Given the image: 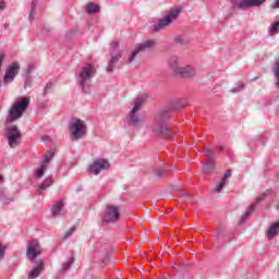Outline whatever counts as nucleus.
Segmentation results:
<instances>
[{"mask_svg":"<svg viewBox=\"0 0 279 279\" xmlns=\"http://www.w3.org/2000/svg\"><path fill=\"white\" fill-rule=\"evenodd\" d=\"M175 109H178V106L171 105L156 114L151 128L153 134H155V136H158L159 138H171V136H173V132L169 128L167 119H169V114H171V112Z\"/></svg>","mask_w":279,"mask_h":279,"instance_id":"obj_1","label":"nucleus"},{"mask_svg":"<svg viewBox=\"0 0 279 279\" xmlns=\"http://www.w3.org/2000/svg\"><path fill=\"white\" fill-rule=\"evenodd\" d=\"M95 65L88 63L84 65L78 74L76 75V82L85 95L90 94V82H93V77H95Z\"/></svg>","mask_w":279,"mask_h":279,"instance_id":"obj_2","label":"nucleus"},{"mask_svg":"<svg viewBox=\"0 0 279 279\" xmlns=\"http://www.w3.org/2000/svg\"><path fill=\"white\" fill-rule=\"evenodd\" d=\"M29 108V98H24L22 101L14 102L7 116V123H14L19 119H23V114Z\"/></svg>","mask_w":279,"mask_h":279,"instance_id":"obj_3","label":"nucleus"},{"mask_svg":"<svg viewBox=\"0 0 279 279\" xmlns=\"http://www.w3.org/2000/svg\"><path fill=\"white\" fill-rule=\"evenodd\" d=\"M141 108H143V98H137L134 100L133 108L129 113L128 123L131 128H141L143 123V120H141V117L138 116Z\"/></svg>","mask_w":279,"mask_h":279,"instance_id":"obj_4","label":"nucleus"},{"mask_svg":"<svg viewBox=\"0 0 279 279\" xmlns=\"http://www.w3.org/2000/svg\"><path fill=\"white\" fill-rule=\"evenodd\" d=\"M86 122L80 118H73L70 124V132L74 141H80L86 135Z\"/></svg>","mask_w":279,"mask_h":279,"instance_id":"obj_5","label":"nucleus"},{"mask_svg":"<svg viewBox=\"0 0 279 279\" xmlns=\"http://www.w3.org/2000/svg\"><path fill=\"white\" fill-rule=\"evenodd\" d=\"M121 219V209L117 205H106L102 223L109 226V223H117Z\"/></svg>","mask_w":279,"mask_h":279,"instance_id":"obj_6","label":"nucleus"},{"mask_svg":"<svg viewBox=\"0 0 279 279\" xmlns=\"http://www.w3.org/2000/svg\"><path fill=\"white\" fill-rule=\"evenodd\" d=\"M179 16H180V9H174L170 11L162 19H159L155 25H153V32H160L161 29H165V27H169V25H171L173 21H178Z\"/></svg>","mask_w":279,"mask_h":279,"instance_id":"obj_7","label":"nucleus"},{"mask_svg":"<svg viewBox=\"0 0 279 279\" xmlns=\"http://www.w3.org/2000/svg\"><path fill=\"white\" fill-rule=\"evenodd\" d=\"M154 47H156V40L154 39H148L138 44L137 47L131 52V56L129 57L126 63L132 64V62L136 60L137 56H141V53H145V51H149V49H154Z\"/></svg>","mask_w":279,"mask_h":279,"instance_id":"obj_8","label":"nucleus"},{"mask_svg":"<svg viewBox=\"0 0 279 279\" xmlns=\"http://www.w3.org/2000/svg\"><path fill=\"white\" fill-rule=\"evenodd\" d=\"M111 59L107 65V72L112 73L114 69H117V64L119 63V60H121V57L123 56V51L119 49V41H111Z\"/></svg>","mask_w":279,"mask_h":279,"instance_id":"obj_9","label":"nucleus"},{"mask_svg":"<svg viewBox=\"0 0 279 279\" xmlns=\"http://www.w3.org/2000/svg\"><path fill=\"white\" fill-rule=\"evenodd\" d=\"M8 140L9 146L14 149V147H19L21 145V131L14 124L7 128V132L4 134Z\"/></svg>","mask_w":279,"mask_h":279,"instance_id":"obj_10","label":"nucleus"},{"mask_svg":"<svg viewBox=\"0 0 279 279\" xmlns=\"http://www.w3.org/2000/svg\"><path fill=\"white\" fill-rule=\"evenodd\" d=\"M40 254H43V246L40 245V242L36 239L29 240L26 245V256L28 260L34 263Z\"/></svg>","mask_w":279,"mask_h":279,"instance_id":"obj_11","label":"nucleus"},{"mask_svg":"<svg viewBox=\"0 0 279 279\" xmlns=\"http://www.w3.org/2000/svg\"><path fill=\"white\" fill-rule=\"evenodd\" d=\"M110 169V161L108 159L98 158L95 159L87 168L88 173L92 175H99L101 171Z\"/></svg>","mask_w":279,"mask_h":279,"instance_id":"obj_12","label":"nucleus"},{"mask_svg":"<svg viewBox=\"0 0 279 279\" xmlns=\"http://www.w3.org/2000/svg\"><path fill=\"white\" fill-rule=\"evenodd\" d=\"M19 71H21V64H19V62L11 63L4 72L3 84H12L16 75H19Z\"/></svg>","mask_w":279,"mask_h":279,"instance_id":"obj_13","label":"nucleus"},{"mask_svg":"<svg viewBox=\"0 0 279 279\" xmlns=\"http://www.w3.org/2000/svg\"><path fill=\"white\" fill-rule=\"evenodd\" d=\"M267 0H231L234 8L239 10H247L250 8H260Z\"/></svg>","mask_w":279,"mask_h":279,"instance_id":"obj_14","label":"nucleus"},{"mask_svg":"<svg viewBox=\"0 0 279 279\" xmlns=\"http://www.w3.org/2000/svg\"><path fill=\"white\" fill-rule=\"evenodd\" d=\"M195 75H197V71L195 70V68L191 65H185V66H181V69L177 74V77L189 78V77H195Z\"/></svg>","mask_w":279,"mask_h":279,"instance_id":"obj_15","label":"nucleus"},{"mask_svg":"<svg viewBox=\"0 0 279 279\" xmlns=\"http://www.w3.org/2000/svg\"><path fill=\"white\" fill-rule=\"evenodd\" d=\"M168 66L171 72L177 76L180 73V58L178 56H172L168 59Z\"/></svg>","mask_w":279,"mask_h":279,"instance_id":"obj_16","label":"nucleus"},{"mask_svg":"<svg viewBox=\"0 0 279 279\" xmlns=\"http://www.w3.org/2000/svg\"><path fill=\"white\" fill-rule=\"evenodd\" d=\"M278 230H279V221L270 225V227L266 231V236L268 241H274V239H276V236L278 235Z\"/></svg>","mask_w":279,"mask_h":279,"instance_id":"obj_17","label":"nucleus"},{"mask_svg":"<svg viewBox=\"0 0 279 279\" xmlns=\"http://www.w3.org/2000/svg\"><path fill=\"white\" fill-rule=\"evenodd\" d=\"M44 267H45V264L43 263V260L36 262V267L31 270V272L28 274V278L29 279L38 278V276H40V274L43 272Z\"/></svg>","mask_w":279,"mask_h":279,"instance_id":"obj_18","label":"nucleus"},{"mask_svg":"<svg viewBox=\"0 0 279 279\" xmlns=\"http://www.w3.org/2000/svg\"><path fill=\"white\" fill-rule=\"evenodd\" d=\"M255 210H256V206L255 205L248 206L246 211L243 214L241 220L239 221V225L243 226V223H245V221H247V219H250V217H252V215L254 214Z\"/></svg>","mask_w":279,"mask_h":279,"instance_id":"obj_19","label":"nucleus"},{"mask_svg":"<svg viewBox=\"0 0 279 279\" xmlns=\"http://www.w3.org/2000/svg\"><path fill=\"white\" fill-rule=\"evenodd\" d=\"M203 154L208 158L210 168L215 167V153L213 149L205 147Z\"/></svg>","mask_w":279,"mask_h":279,"instance_id":"obj_20","label":"nucleus"},{"mask_svg":"<svg viewBox=\"0 0 279 279\" xmlns=\"http://www.w3.org/2000/svg\"><path fill=\"white\" fill-rule=\"evenodd\" d=\"M53 184V181H51V179L47 178L39 186V189L37 190V193L39 195H43L44 191H47V189H49V186H51Z\"/></svg>","mask_w":279,"mask_h":279,"instance_id":"obj_21","label":"nucleus"},{"mask_svg":"<svg viewBox=\"0 0 279 279\" xmlns=\"http://www.w3.org/2000/svg\"><path fill=\"white\" fill-rule=\"evenodd\" d=\"M74 262H75V258H73V255H70L66 262L63 263L61 272L64 274V271H69V269H71V266L73 265Z\"/></svg>","mask_w":279,"mask_h":279,"instance_id":"obj_22","label":"nucleus"},{"mask_svg":"<svg viewBox=\"0 0 279 279\" xmlns=\"http://www.w3.org/2000/svg\"><path fill=\"white\" fill-rule=\"evenodd\" d=\"M46 171H47V166L41 163L39 168L35 170L34 177L36 178V180H40L43 179V175H45Z\"/></svg>","mask_w":279,"mask_h":279,"instance_id":"obj_23","label":"nucleus"},{"mask_svg":"<svg viewBox=\"0 0 279 279\" xmlns=\"http://www.w3.org/2000/svg\"><path fill=\"white\" fill-rule=\"evenodd\" d=\"M62 208H64V203L62 201H58L54 205H52V215H58L59 213H62Z\"/></svg>","mask_w":279,"mask_h":279,"instance_id":"obj_24","label":"nucleus"},{"mask_svg":"<svg viewBox=\"0 0 279 279\" xmlns=\"http://www.w3.org/2000/svg\"><path fill=\"white\" fill-rule=\"evenodd\" d=\"M174 43H177L178 45H189L190 39L186 35H178L174 37Z\"/></svg>","mask_w":279,"mask_h":279,"instance_id":"obj_25","label":"nucleus"},{"mask_svg":"<svg viewBox=\"0 0 279 279\" xmlns=\"http://www.w3.org/2000/svg\"><path fill=\"white\" fill-rule=\"evenodd\" d=\"M99 10H100L99 5L90 3L88 7H86L85 12L87 14H97Z\"/></svg>","mask_w":279,"mask_h":279,"instance_id":"obj_26","label":"nucleus"},{"mask_svg":"<svg viewBox=\"0 0 279 279\" xmlns=\"http://www.w3.org/2000/svg\"><path fill=\"white\" fill-rule=\"evenodd\" d=\"M38 5V0H33L31 2V10L28 13V21H34V12H36V7Z\"/></svg>","mask_w":279,"mask_h":279,"instance_id":"obj_27","label":"nucleus"},{"mask_svg":"<svg viewBox=\"0 0 279 279\" xmlns=\"http://www.w3.org/2000/svg\"><path fill=\"white\" fill-rule=\"evenodd\" d=\"M53 151L49 150L45 156H44V160L41 162V165H44V167H47L49 165V162H51V160H53Z\"/></svg>","mask_w":279,"mask_h":279,"instance_id":"obj_28","label":"nucleus"},{"mask_svg":"<svg viewBox=\"0 0 279 279\" xmlns=\"http://www.w3.org/2000/svg\"><path fill=\"white\" fill-rule=\"evenodd\" d=\"M0 202H2V204H10L13 202L12 198L7 197L5 190L3 187H0Z\"/></svg>","mask_w":279,"mask_h":279,"instance_id":"obj_29","label":"nucleus"},{"mask_svg":"<svg viewBox=\"0 0 279 279\" xmlns=\"http://www.w3.org/2000/svg\"><path fill=\"white\" fill-rule=\"evenodd\" d=\"M278 27H279V22L272 23L268 28L269 35L270 36H276V34H279V28Z\"/></svg>","mask_w":279,"mask_h":279,"instance_id":"obj_30","label":"nucleus"},{"mask_svg":"<svg viewBox=\"0 0 279 279\" xmlns=\"http://www.w3.org/2000/svg\"><path fill=\"white\" fill-rule=\"evenodd\" d=\"M167 173H169V170H167V168H157L155 170V175L157 178H165Z\"/></svg>","mask_w":279,"mask_h":279,"instance_id":"obj_31","label":"nucleus"},{"mask_svg":"<svg viewBox=\"0 0 279 279\" xmlns=\"http://www.w3.org/2000/svg\"><path fill=\"white\" fill-rule=\"evenodd\" d=\"M270 191L266 190L264 193H262V195L259 197H257L255 199L256 204H260V202H265V199H267V195H269Z\"/></svg>","mask_w":279,"mask_h":279,"instance_id":"obj_32","label":"nucleus"},{"mask_svg":"<svg viewBox=\"0 0 279 279\" xmlns=\"http://www.w3.org/2000/svg\"><path fill=\"white\" fill-rule=\"evenodd\" d=\"M51 88H53V84L51 83L46 84L41 94L43 97H47V95H49V93L51 92Z\"/></svg>","mask_w":279,"mask_h":279,"instance_id":"obj_33","label":"nucleus"},{"mask_svg":"<svg viewBox=\"0 0 279 279\" xmlns=\"http://www.w3.org/2000/svg\"><path fill=\"white\" fill-rule=\"evenodd\" d=\"M214 169H215V166L213 168L210 167V160H207V162L204 163L203 166L204 173H210V171H213Z\"/></svg>","mask_w":279,"mask_h":279,"instance_id":"obj_34","label":"nucleus"},{"mask_svg":"<svg viewBox=\"0 0 279 279\" xmlns=\"http://www.w3.org/2000/svg\"><path fill=\"white\" fill-rule=\"evenodd\" d=\"M75 232V227L70 228L63 235L62 240L66 241V239L71 238V235Z\"/></svg>","mask_w":279,"mask_h":279,"instance_id":"obj_35","label":"nucleus"},{"mask_svg":"<svg viewBox=\"0 0 279 279\" xmlns=\"http://www.w3.org/2000/svg\"><path fill=\"white\" fill-rule=\"evenodd\" d=\"M223 186H226V182L221 181L216 185V189L214 190V193H221L223 191Z\"/></svg>","mask_w":279,"mask_h":279,"instance_id":"obj_36","label":"nucleus"},{"mask_svg":"<svg viewBox=\"0 0 279 279\" xmlns=\"http://www.w3.org/2000/svg\"><path fill=\"white\" fill-rule=\"evenodd\" d=\"M245 89V84H243V82H240L238 87H234L231 89V93H240V90H244Z\"/></svg>","mask_w":279,"mask_h":279,"instance_id":"obj_37","label":"nucleus"},{"mask_svg":"<svg viewBox=\"0 0 279 279\" xmlns=\"http://www.w3.org/2000/svg\"><path fill=\"white\" fill-rule=\"evenodd\" d=\"M231 175H232V171L226 170L223 178H222V182H226V180H228V178H231Z\"/></svg>","mask_w":279,"mask_h":279,"instance_id":"obj_38","label":"nucleus"},{"mask_svg":"<svg viewBox=\"0 0 279 279\" xmlns=\"http://www.w3.org/2000/svg\"><path fill=\"white\" fill-rule=\"evenodd\" d=\"M5 252L3 251V245L0 244V258H3Z\"/></svg>","mask_w":279,"mask_h":279,"instance_id":"obj_39","label":"nucleus"},{"mask_svg":"<svg viewBox=\"0 0 279 279\" xmlns=\"http://www.w3.org/2000/svg\"><path fill=\"white\" fill-rule=\"evenodd\" d=\"M1 10H5V2L4 1L0 2V12H1Z\"/></svg>","mask_w":279,"mask_h":279,"instance_id":"obj_40","label":"nucleus"},{"mask_svg":"<svg viewBox=\"0 0 279 279\" xmlns=\"http://www.w3.org/2000/svg\"><path fill=\"white\" fill-rule=\"evenodd\" d=\"M182 196L183 197H189L191 199V197H193L191 194L186 193V192H183L182 193Z\"/></svg>","mask_w":279,"mask_h":279,"instance_id":"obj_41","label":"nucleus"},{"mask_svg":"<svg viewBox=\"0 0 279 279\" xmlns=\"http://www.w3.org/2000/svg\"><path fill=\"white\" fill-rule=\"evenodd\" d=\"M49 140H50V137L47 136V135L41 137V141H43V142H47V141H49Z\"/></svg>","mask_w":279,"mask_h":279,"instance_id":"obj_42","label":"nucleus"},{"mask_svg":"<svg viewBox=\"0 0 279 279\" xmlns=\"http://www.w3.org/2000/svg\"><path fill=\"white\" fill-rule=\"evenodd\" d=\"M270 8H272V10H276V3L271 4Z\"/></svg>","mask_w":279,"mask_h":279,"instance_id":"obj_43","label":"nucleus"},{"mask_svg":"<svg viewBox=\"0 0 279 279\" xmlns=\"http://www.w3.org/2000/svg\"><path fill=\"white\" fill-rule=\"evenodd\" d=\"M275 3H276L277 5H279V0H275Z\"/></svg>","mask_w":279,"mask_h":279,"instance_id":"obj_44","label":"nucleus"},{"mask_svg":"<svg viewBox=\"0 0 279 279\" xmlns=\"http://www.w3.org/2000/svg\"><path fill=\"white\" fill-rule=\"evenodd\" d=\"M256 80H258V76L254 77V78H253V82H256Z\"/></svg>","mask_w":279,"mask_h":279,"instance_id":"obj_45","label":"nucleus"},{"mask_svg":"<svg viewBox=\"0 0 279 279\" xmlns=\"http://www.w3.org/2000/svg\"><path fill=\"white\" fill-rule=\"evenodd\" d=\"M26 73H29V68L26 70Z\"/></svg>","mask_w":279,"mask_h":279,"instance_id":"obj_46","label":"nucleus"},{"mask_svg":"<svg viewBox=\"0 0 279 279\" xmlns=\"http://www.w3.org/2000/svg\"><path fill=\"white\" fill-rule=\"evenodd\" d=\"M1 180H3V177L0 175V182H1Z\"/></svg>","mask_w":279,"mask_h":279,"instance_id":"obj_47","label":"nucleus"}]
</instances>
